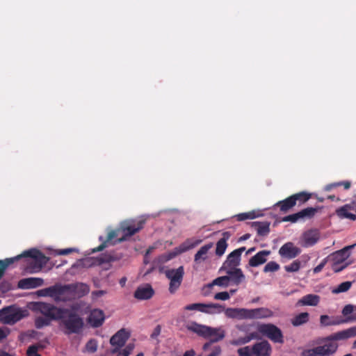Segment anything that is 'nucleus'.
I'll use <instances>...</instances> for the list:
<instances>
[{"label":"nucleus","instance_id":"nucleus-1","mask_svg":"<svg viewBox=\"0 0 356 356\" xmlns=\"http://www.w3.org/2000/svg\"><path fill=\"white\" fill-rule=\"evenodd\" d=\"M355 337H356V326L333 333L321 339L318 343H323V345L318 346L314 348L304 350L301 355L302 356H332L338 349L337 341L346 340Z\"/></svg>","mask_w":356,"mask_h":356},{"label":"nucleus","instance_id":"nucleus-2","mask_svg":"<svg viewBox=\"0 0 356 356\" xmlns=\"http://www.w3.org/2000/svg\"><path fill=\"white\" fill-rule=\"evenodd\" d=\"M22 257H30L34 260L33 272L40 271L42 268L49 261L48 257L36 249L24 251L22 254L17 257L8 258L5 260H0V279L3 275L6 268Z\"/></svg>","mask_w":356,"mask_h":356},{"label":"nucleus","instance_id":"nucleus-3","mask_svg":"<svg viewBox=\"0 0 356 356\" xmlns=\"http://www.w3.org/2000/svg\"><path fill=\"white\" fill-rule=\"evenodd\" d=\"M185 327L188 331L195 333L204 339H210L211 342H218L222 340L225 336V332L221 327H212L199 324L195 321L188 322Z\"/></svg>","mask_w":356,"mask_h":356},{"label":"nucleus","instance_id":"nucleus-4","mask_svg":"<svg viewBox=\"0 0 356 356\" xmlns=\"http://www.w3.org/2000/svg\"><path fill=\"white\" fill-rule=\"evenodd\" d=\"M65 312L62 314L61 324L64 326L65 332L67 334H78L83 327V321L74 310L63 308Z\"/></svg>","mask_w":356,"mask_h":356},{"label":"nucleus","instance_id":"nucleus-5","mask_svg":"<svg viewBox=\"0 0 356 356\" xmlns=\"http://www.w3.org/2000/svg\"><path fill=\"white\" fill-rule=\"evenodd\" d=\"M29 309L36 314H40L54 321L62 318L61 315L65 312L63 310V308L57 307L51 303L44 302H32L29 305Z\"/></svg>","mask_w":356,"mask_h":356},{"label":"nucleus","instance_id":"nucleus-6","mask_svg":"<svg viewBox=\"0 0 356 356\" xmlns=\"http://www.w3.org/2000/svg\"><path fill=\"white\" fill-rule=\"evenodd\" d=\"M202 242L199 239L188 238L174 248L172 251L160 255L157 258L158 263L163 264L171 260L179 254L186 252L195 247L197 246Z\"/></svg>","mask_w":356,"mask_h":356},{"label":"nucleus","instance_id":"nucleus-7","mask_svg":"<svg viewBox=\"0 0 356 356\" xmlns=\"http://www.w3.org/2000/svg\"><path fill=\"white\" fill-rule=\"evenodd\" d=\"M164 273L170 280L169 291L170 293H174L181 284L184 275V266H181L177 268L165 270Z\"/></svg>","mask_w":356,"mask_h":356},{"label":"nucleus","instance_id":"nucleus-8","mask_svg":"<svg viewBox=\"0 0 356 356\" xmlns=\"http://www.w3.org/2000/svg\"><path fill=\"white\" fill-rule=\"evenodd\" d=\"M23 317V312L15 306L6 307L0 310V321L4 324L13 325Z\"/></svg>","mask_w":356,"mask_h":356},{"label":"nucleus","instance_id":"nucleus-9","mask_svg":"<svg viewBox=\"0 0 356 356\" xmlns=\"http://www.w3.org/2000/svg\"><path fill=\"white\" fill-rule=\"evenodd\" d=\"M188 311H198L208 314H217L222 312L224 307L218 303H193L184 308Z\"/></svg>","mask_w":356,"mask_h":356},{"label":"nucleus","instance_id":"nucleus-10","mask_svg":"<svg viewBox=\"0 0 356 356\" xmlns=\"http://www.w3.org/2000/svg\"><path fill=\"white\" fill-rule=\"evenodd\" d=\"M318 210V207H307L297 213L284 216L282 218V221L296 223L298 221H305L308 219H312L315 216Z\"/></svg>","mask_w":356,"mask_h":356},{"label":"nucleus","instance_id":"nucleus-11","mask_svg":"<svg viewBox=\"0 0 356 356\" xmlns=\"http://www.w3.org/2000/svg\"><path fill=\"white\" fill-rule=\"evenodd\" d=\"M71 284H56L54 285L53 300L56 302H67L74 300Z\"/></svg>","mask_w":356,"mask_h":356},{"label":"nucleus","instance_id":"nucleus-12","mask_svg":"<svg viewBox=\"0 0 356 356\" xmlns=\"http://www.w3.org/2000/svg\"><path fill=\"white\" fill-rule=\"evenodd\" d=\"M145 223L144 220H140L137 222L131 221L127 222L121 225L120 232L122 233V236L117 241L121 242L127 239V238L134 235L136 232L140 230Z\"/></svg>","mask_w":356,"mask_h":356},{"label":"nucleus","instance_id":"nucleus-13","mask_svg":"<svg viewBox=\"0 0 356 356\" xmlns=\"http://www.w3.org/2000/svg\"><path fill=\"white\" fill-rule=\"evenodd\" d=\"M245 250V247H241L234 250L229 253L226 260L222 264L220 270L226 269L238 268L237 266L240 265L241 254Z\"/></svg>","mask_w":356,"mask_h":356},{"label":"nucleus","instance_id":"nucleus-14","mask_svg":"<svg viewBox=\"0 0 356 356\" xmlns=\"http://www.w3.org/2000/svg\"><path fill=\"white\" fill-rule=\"evenodd\" d=\"M129 337V332L124 328L118 331L110 339V343L113 347L112 353L118 352L124 346Z\"/></svg>","mask_w":356,"mask_h":356},{"label":"nucleus","instance_id":"nucleus-15","mask_svg":"<svg viewBox=\"0 0 356 356\" xmlns=\"http://www.w3.org/2000/svg\"><path fill=\"white\" fill-rule=\"evenodd\" d=\"M256 331L251 332L247 336L238 339V343L245 344L254 339H261L263 337L267 336V324H257Z\"/></svg>","mask_w":356,"mask_h":356},{"label":"nucleus","instance_id":"nucleus-16","mask_svg":"<svg viewBox=\"0 0 356 356\" xmlns=\"http://www.w3.org/2000/svg\"><path fill=\"white\" fill-rule=\"evenodd\" d=\"M301 252L300 248L294 245L291 242L284 244L280 249V254L287 259H293L297 257Z\"/></svg>","mask_w":356,"mask_h":356},{"label":"nucleus","instance_id":"nucleus-17","mask_svg":"<svg viewBox=\"0 0 356 356\" xmlns=\"http://www.w3.org/2000/svg\"><path fill=\"white\" fill-rule=\"evenodd\" d=\"M154 293L151 285L147 284L139 286L134 292V297L138 300H147L151 298Z\"/></svg>","mask_w":356,"mask_h":356},{"label":"nucleus","instance_id":"nucleus-18","mask_svg":"<svg viewBox=\"0 0 356 356\" xmlns=\"http://www.w3.org/2000/svg\"><path fill=\"white\" fill-rule=\"evenodd\" d=\"M105 319L102 310L95 309L91 311L88 316V323L92 327H97L102 325Z\"/></svg>","mask_w":356,"mask_h":356},{"label":"nucleus","instance_id":"nucleus-19","mask_svg":"<svg viewBox=\"0 0 356 356\" xmlns=\"http://www.w3.org/2000/svg\"><path fill=\"white\" fill-rule=\"evenodd\" d=\"M232 282L235 285H239L245 280V277L241 268H233L224 270Z\"/></svg>","mask_w":356,"mask_h":356},{"label":"nucleus","instance_id":"nucleus-20","mask_svg":"<svg viewBox=\"0 0 356 356\" xmlns=\"http://www.w3.org/2000/svg\"><path fill=\"white\" fill-rule=\"evenodd\" d=\"M268 339L276 343L282 344L284 342L282 330L271 323H268Z\"/></svg>","mask_w":356,"mask_h":356},{"label":"nucleus","instance_id":"nucleus-21","mask_svg":"<svg viewBox=\"0 0 356 356\" xmlns=\"http://www.w3.org/2000/svg\"><path fill=\"white\" fill-rule=\"evenodd\" d=\"M44 280L40 277H29L22 279L19 282L18 286L21 289H34L42 286Z\"/></svg>","mask_w":356,"mask_h":356},{"label":"nucleus","instance_id":"nucleus-22","mask_svg":"<svg viewBox=\"0 0 356 356\" xmlns=\"http://www.w3.org/2000/svg\"><path fill=\"white\" fill-rule=\"evenodd\" d=\"M354 210V206L351 204H346L339 208H338L335 213L337 216L341 219L346 218L351 220H356V215L351 213V211Z\"/></svg>","mask_w":356,"mask_h":356},{"label":"nucleus","instance_id":"nucleus-23","mask_svg":"<svg viewBox=\"0 0 356 356\" xmlns=\"http://www.w3.org/2000/svg\"><path fill=\"white\" fill-rule=\"evenodd\" d=\"M355 245L346 246L340 250L336 251L332 254L334 263H344L350 255V250Z\"/></svg>","mask_w":356,"mask_h":356},{"label":"nucleus","instance_id":"nucleus-24","mask_svg":"<svg viewBox=\"0 0 356 356\" xmlns=\"http://www.w3.org/2000/svg\"><path fill=\"white\" fill-rule=\"evenodd\" d=\"M211 243H207L202 246L194 256V261L196 264H200L205 261L209 258V250L212 248Z\"/></svg>","mask_w":356,"mask_h":356},{"label":"nucleus","instance_id":"nucleus-25","mask_svg":"<svg viewBox=\"0 0 356 356\" xmlns=\"http://www.w3.org/2000/svg\"><path fill=\"white\" fill-rule=\"evenodd\" d=\"M304 247L308 248L313 246L319 239V233L316 230H309L304 233L303 236Z\"/></svg>","mask_w":356,"mask_h":356},{"label":"nucleus","instance_id":"nucleus-26","mask_svg":"<svg viewBox=\"0 0 356 356\" xmlns=\"http://www.w3.org/2000/svg\"><path fill=\"white\" fill-rule=\"evenodd\" d=\"M74 300L83 297L89 292V286L83 283L70 284Z\"/></svg>","mask_w":356,"mask_h":356},{"label":"nucleus","instance_id":"nucleus-27","mask_svg":"<svg viewBox=\"0 0 356 356\" xmlns=\"http://www.w3.org/2000/svg\"><path fill=\"white\" fill-rule=\"evenodd\" d=\"M296 206L291 195L286 199L279 201L274 207L279 208L280 211L286 213L291 211Z\"/></svg>","mask_w":356,"mask_h":356},{"label":"nucleus","instance_id":"nucleus-28","mask_svg":"<svg viewBox=\"0 0 356 356\" xmlns=\"http://www.w3.org/2000/svg\"><path fill=\"white\" fill-rule=\"evenodd\" d=\"M227 317L236 319H245V309L227 308L223 309Z\"/></svg>","mask_w":356,"mask_h":356},{"label":"nucleus","instance_id":"nucleus-29","mask_svg":"<svg viewBox=\"0 0 356 356\" xmlns=\"http://www.w3.org/2000/svg\"><path fill=\"white\" fill-rule=\"evenodd\" d=\"M245 319L263 318L267 317V309L265 308L245 309Z\"/></svg>","mask_w":356,"mask_h":356},{"label":"nucleus","instance_id":"nucleus-30","mask_svg":"<svg viewBox=\"0 0 356 356\" xmlns=\"http://www.w3.org/2000/svg\"><path fill=\"white\" fill-rule=\"evenodd\" d=\"M320 302V296L316 294L304 296L298 302L300 305L316 306Z\"/></svg>","mask_w":356,"mask_h":356},{"label":"nucleus","instance_id":"nucleus-31","mask_svg":"<svg viewBox=\"0 0 356 356\" xmlns=\"http://www.w3.org/2000/svg\"><path fill=\"white\" fill-rule=\"evenodd\" d=\"M267 260V250H262L252 257L250 261L249 264L250 266L257 267L259 265L264 264Z\"/></svg>","mask_w":356,"mask_h":356},{"label":"nucleus","instance_id":"nucleus-32","mask_svg":"<svg viewBox=\"0 0 356 356\" xmlns=\"http://www.w3.org/2000/svg\"><path fill=\"white\" fill-rule=\"evenodd\" d=\"M291 197L296 205L301 206L312 197V194L306 191H301L291 195Z\"/></svg>","mask_w":356,"mask_h":356},{"label":"nucleus","instance_id":"nucleus-33","mask_svg":"<svg viewBox=\"0 0 356 356\" xmlns=\"http://www.w3.org/2000/svg\"><path fill=\"white\" fill-rule=\"evenodd\" d=\"M120 229L118 230H111L108 233L107 239L106 241L102 243L97 248V249L94 250V252L102 251L104 248L107 247L109 244H115L116 241L113 242V240L115 239L118 235Z\"/></svg>","mask_w":356,"mask_h":356},{"label":"nucleus","instance_id":"nucleus-34","mask_svg":"<svg viewBox=\"0 0 356 356\" xmlns=\"http://www.w3.org/2000/svg\"><path fill=\"white\" fill-rule=\"evenodd\" d=\"M254 356H266L267 355V341H263L257 343L253 346Z\"/></svg>","mask_w":356,"mask_h":356},{"label":"nucleus","instance_id":"nucleus-35","mask_svg":"<svg viewBox=\"0 0 356 356\" xmlns=\"http://www.w3.org/2000/svg\"><path fill=\"white\" fill-rule=\"evenodd\" d=\"M353 318H348V320H341V321H330V317L327 315H322L320 317V323L322 325L324 326H329V325H339L343 323H346L350 320H353Z\"/></svg>","mask_w":356,"mask_h":356},{"label":"nucleus","instance_id":"nucleus-36","mask_svg":"<svg viewBox=\"0 0 356 356\" xmlns=\"http://www.w3.org/2000/svg\"><path fill=\"white\" fill-rule=\"evenodd\" d=\"M340 186H343L345 190H348L351 186V182L350 181H342L331 183L325 186L324 190L325 191H330Z\"/></svg>","mask_w":356,"mask_h":356},{"label":"nucleus","instance_id":"nucleus-37","mask_svg":"<svg viewBox=\"0 0 356 356\" xmlns=\"http://www.w3.org/2000/svg\"><path fill=\"white\" fill-rule=\"evenodd\" d=\"M309 314L307 312H302L296 316L291 321L293 326H299L306 323L309 321Z\"/></svg>","mask_w":356,"mask_h":356},{"label":"nucleus","instance_id":"nucleus-38","mask_svg":"<svg viewBox=\"0 0 356 356\" xmlns=\"http://www.w3.org/2000/svg\"><path fill=\"white\" fill-rule=\"evenodd\" d=\"M215 285L227 287L229 285V278H228L227 275L218 277L213 280L212 282L209 284V286L211 287Z\"/></svg>","mask_w":356,"mask_h":356},{"label":"nucleus","instance_id":"nucleus-39","mask_svg":"<svg viewBox=\"0 0 356 356\" xmlns=\"http://www.w3.org/2000/svg\"><path fill=\"white\" fill-rule=\"evenodd\" d=\"M352 286V282L349 281L343 282L339 284L337 287L332 290V293L334 294H338L348 291Z\"/></svg>","mask_w":356,"mask_h":356},{"label":"nucleus","instance_id":"nucleus-40","mask_svg":"<svg viewBox=\"0 0 356 356\" xmlns=\"http://www.w3.org/2000/svg\"><path fill=\"white\" fill-rule=\"evenodd\" d=\"M227 248V243L224 239H220L216 243V254L218 257H221L224 254Z\"/></svg>","mask_w":356,"mask_h":356},{"label":"nucleus","instance_id":"nucleus-41","mask_svg":"<svg viewBox=\"0 0 356 356\" xmlns=\"http://www.w3.org/2000/svg\"><path fill=\"white\" fill-rule=\"evenodd\" d=\"M52 320L47 317H37L35 320V325L38 329H41L43 327L47 326L50 324Z\"/></svg>","mask_w":356,"mask_h":356},{"label":"nucleus","instance_id":"nucleus-42","mask_svg":"<svg viewBox=\"0 0 356 356\" xmlns=\"http://www.w3.org/2000/svg\"><path fill=\"white\" fill-rule=\"evenodd\" d=\"M259 214L257 213L256 211H252L246 213H241L236 216V218L239 221H243L247 219H254L258 217Z\"/></svg>","mask_w":356,"mask_h":356},{"label":"nucleus","instance_id":"nucleus-43","mask_svg":"<svg viewBox=\"0 0 356 356\" xmlns=\"http://www.w3.org/2000/svg\"><path fill=\"white\" fill-rule=\"evenodd\" d=\"M253 225L257 231V233L260 236H265L267 234V223L254 222Z\"/></svg>","mask_w":356,"mask_h":356},{"label":"nucleus","instance_id":"nucleus-44","mask_svg":"<svg viewBox=\"0 0 356 356\" xmlns=\"http://www.w3.org/2000/svg\"><path fill=\"white\" fill-rule=\"evenodd\" d=\"M54 285L45 289H40L37 291V294L39 296L42 297H50L53 299L54 296Z\"/></svg>","mask_w":356,"mask_h":356},{"label":"nucleus","instance_id":"nucleus-45","mask_svg":"<svg viewBox=\"0 0 356 356\" xmlns=\"http://www.w3.org/2000/svg\"><path fill=\"white\" fill-rule=\"evenodd\" d=\"M300 268V261L298 260L293 261L291 264L285 266V270L287 272H297Z\"/></svg>","mask_w":356,"mask_h":356},{"label":"nucleus","instance_id":"nucleus-46","mask_svg":"<svg viewBox=\"0 0 356 356\" xmlns=\"http://www.w3.org/2000/svg\"><path fill=\"white\" fill-rule=\"evenodd\" d=\"M239 356H254L253 347L250 348L249 346H245L238 350Z\"/></svg>","mask_w":356,"mask_h":356},{"label":"nucleus","instance_id":"nucleus-47","mask_svg":"<svg viewBox=\"0 0 356 356\" xmlns=\"http://www.w3.org/2000/svg\"><path fill=\"white\" fill-rule=\"evenodd\" d=\"M134 345L133 344H128L122 350H118V354L117 356H129L130 353L134 349Z\"/></svg>","mask_w":356,"mask_h":356},{"label":"nucleus","instance_id":"nucleus-48","mask_svg":"<svg viewBox=\"0 0 356 356\" xmlns=\"http://www.w3.org/2000/svg\"><path fill=\"white\" fill-rule=\"evenodd\" d=\"M39 348H40V346L38 345L29 346L26 351L27 356H40V355L38 353Z\"/></svg>","mask_w":356,"mask_h":356},{"label":"nucleus","instance_id":"nucleus-49","mask_svg":"<svg viewBox=\"0 0 356 356\" xmlns=\"http://www.w3.org/2000/svg\"><path fill=\"white\" fill-rule=\"evenodd\" d=\"M348 263L346 262L345 264L341 263H333L332 269L334 273H339L342 271L344 268H346L348 266Z\"/></svg>","mask_w":356,"mask_h":356},{"label":"nucleus","instance_id":"nucleus-50","mask_svg":"<svg viewBox=\"0 0 356 356\" xmlns=\"http://www.w3.org/2000/svg\"><path fill=\"white\" fill-rule=\"evenodd\" d=\"M86 348L90 353H95L97 348V343L95 339H91L88 341L86 345Z\"/></svg>","mask_w":356,"mask_h":356},{"label":"nucleus","instance_id":"nucleus-51","mask_svg":"<svg viewBox=\"0 0 356 356\" xmlns=\"http://www.w3.org/2000/svg\"><path fill=\"white\" fill-rule=\"evenodd\" d=\"M229 298H230V294L227 291L219 292L214 295L215 300H227Z\"/></svg>","mask_w":356,"mask_h":356},{"label":"nucleus","instance_id":"nucleus-52","mask_svg":"<svg viewBox=\"0 0 356 356\" xmlns=\"http://www.w3.org/2000/svg\"><path fill=\"white\" fill-rule=\"evenodd\" d=\"M355 307L353 305H346L342 309V314L344 316H347L349 314H352L354 312Z\"/></svg>","mask_w":356,"mask_h":356},{"label":"nucleus","instance_id":"nucleus-53","mask_svg":"<svg viewBox=\"0 0 356 356\" xmlns=\"http://www.w3.org/2000/svg\"><path fill=\"white\" fill-rule=\"evenodd\" d=\"M106 291L104 290L94 291L92 292L91 296L93 300H96L98 298L106 294Z\"/></svg>","mask_w":356,"mask_h":356},{"label":"nucleus","instance_id":"nucleus-54","mask_svg":"<svg viewBox=\"0 0 356 356\" xmlns=\"http://www.w3.org/2000/svg\"><path fill=\"white\" fill-rule=\"evenodd\" d=\"M161 325H156L155 327L153 332L151 334V337L152 339H156L161 334Z\"/></svg>","mask_w":356,"mask_h":356},{"label":"nucleus","instance_id":"nucleus-55","mask_svg":"<svg viewBox=\"0 0 356 356\" xmlns=\"http://www.w3.org/2000/svg\"><path fill=\"white\" fill-rule=\"evenodd\" d=\"M280 266L275 261L268 262V271H276L279 269Z\"/></svg>","mask_w":356,"mask_h":356},{"label":"nucleus","instance_id":"nucleus-56","mask_svg":"<svg viewBox=\"0 0 356 356\" xmlns=\"http://www.w3.org/2000/svg\"><path fill=\"white\" fill-rule=\"evenodd\" d=\"M326 264V260L323 259L318 266L314 268V273H318L322 270Z\"/></svg>","mask_w":356,"mask_h":356},{"label":"nucleus","instance_id":"nucleus-57","mask_svg":"<svg viewBox=\"0 0 356 356\" xmlns=\"http://www.w3.org/2000/svg\"><path fill=\"white\" fill-rule=\"evenodd\" d=\"M221 353V348L220 346L214 348L213 351L208 356H218Z\"/></svg>","mask_w":356,"mask_h":356},{"label":"nucleus","instance_id":"nucleus-58","mask_svg":"<svg viewBox=\"0 0 356 356\" xmlns=\"http://www.w3.org/2000/svg\"><path fill=\"white\" fill-rule=\"evenodd\" d=\"M118 259V257H115V256H113V255H111V254H108V255H106V258H104L103 259L104 261H106V262H109V261H115V260H117Z\"/></svg>","mask_w":356,"mask_h":356},{"label":"nucleus","instance_id":"nucleus-59","mask_svg":"<svg viewBox=\"0 0 356 356\" xmlns=\"http://www.w3.org/2000/svg\"><path fill=\"white\" fill-rule=\"evenodd\" d=\"M72 251H73V249H72V248L62 249V250H59L58 254H60V255L67 254L72 252Z\"/></svg>","mask_w":356,"mask_h":356},{"label":"nucleus","instance_id":"nucleus-60","mask_svg":"<svg viewBox=\"0 0 356 356\" xmlns=\"http://www.w3.org/2000/svg\"><path fill=\"white\" fill-rule=\"evenodd\" d=\"M8 335V332L0 328V341L5 339Z\"/></svg>","mask_w":356,"mask_h":356},{"label":"nucleus","instance_id":"nucleus-61","mask_svg":"<svg viewBox=\"0 0 356 356\" xmlns=\"http://www.w3.org/2000/svg\"><path fill=\"white\" fill-rule=\"evenodd\" d=\"M195 352L193 349L186 351L183 355V356H195Z\"/></svg>","mask_w":356,"mask_h":356},{"label":"nucleus","instance_id":"nucleus-62","mask_svg":"<svg viewBox=\"0 0 356 356\" xmlns=\"http://www.w3.org/2000/svg\"><path fill=\"white\" fill-rule=\"evenodd\" d=\"M230 236V234L229 232H225L222 233V238L221 239H224L225 242L229 239Z\"/></svg>","mask_w":356,"mask_h":356},{"label":"nucleus","instance_id":"nucleus-63","mask_svg":"<svg viewBox=\"0 0 356 356\" xmlns=\"http://www.w3.org/2000/svg\"><path fill=\"white\" fill-rule=\"evenodd\" d=\"M250 237V235L249 234H245L240 238L239 241H245V240H248Z\"/></svg>","mask_w":356,"mask_h":356},{"label":"nucleus","instance_id":"nucleus-64","mask_svg":"<svg viewBox=\"0 0 356 356\" xmlns=\"http://www.w3.org/2000/svg\"><path fill=\"white\" fill-rule=\"evenodd\" d=\"M212 343L213 342H211V340H210L209 342H207L206 343H204L203 346V350H207L210 347V346L211 345Z\"/></svg>","mask_w":356,"mask_h":356}]
</instances>
